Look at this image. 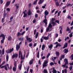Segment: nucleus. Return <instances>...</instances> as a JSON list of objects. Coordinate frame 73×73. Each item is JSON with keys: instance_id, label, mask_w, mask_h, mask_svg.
<instances>
[{"instance_id": "nucleus-1", "label": "nucleus", "mask_w": 73, "mask_h": 73, "mask_svg": "<svg viewBox=\"0 0 73 73\" xmlns=\"http://www.w3.org/2000/svg\"><path fill=\"white\" fill-rule=\"evenodd\" d=\"M25 54L23 55V53L21 52V51H19V58H20L21 57V60H25Z\"/></svg>"}, {"instance_id": "nucleus-2", "label": "nucleus", "mask_w": 73, "mask_h": 73, "mask_svg": "<svg viewBox=\"0 0 73 73\" xmlns=\"http://www.w3.org/2000/svg\"><path fill=\"white\" fill-rule=\"evenodd\" d=\"M64 61L65 62V64L64 65H62V66H63V67H65V66L66 65H69V63H68V60L66 58L65 59H64Z\"/></svg>"}, {"instance_id": "nucleus-3", "label": "nucleus", "mask_w": 73, "mask_h": 73, "mask_svg": "<svg viewBox=\"0 0 73 73\" xmlns=\"http://www.w3.org/2000/svg\"><path fill=\"white\" fill-rule=\"evenodd\" d=\"M46 16L45 15L44 17L45 18V19L43 20V22L44 23H45V25L46 27L47 26V19H46Z\"/></svg>"}, {"instance_id": "nucleus-4", "label": "nucleus", "mask_w": 73, "mask_h": 73, "mask_svg": "<svg viewBox=\"0 0 73 73\" xmlns=\"http://www.w3.org/2000/svg\"><path fill=\"white\" fill-rule=\"evenodd\" d=\"M52 28V24H51V23H49L47 28H46V32H48L49 31V28Z\"/></svg>"}, {"instance_id": "nucleus-5", "label": "nucleus", "mask_w": 73, "mask_h": 73, "mask_svg": "<svg viewBox=\"0 0 73 73\" xmlns=\"http://www.w3.org/2000/svg\"><path fill=\"white\" fill-rule=\"evenodd\" d=\"M13 50V48H12L11 49H8L7 50L6 53H10Z\"/></svg>"}, {"instance_id": "nucleus-6", "label": "nucleus", "mask_w": 73, "mask_h": 73, "mask_svg": "<svg viewBox=\"0 0 73 73\" xmlns=\"http://www.w3.org/2000/svg\"><path fill=\"white\" fill-rule=\"evenodd\" d=\"M26 40L27 41H29V42H31L32 41V39L31 38H28V36L26 37Z\"/></svg>"}, {"instance_id": "nucleus-7", "label": "nucleus", "mask_w": 73, "mask_h": 73, "mask_svg": "<svg viewBox=\"0 0 73 73\" xmlns=\"http://www.w3.org/2000/svg\"><path fill=\"white\" fill-rule=\"evenodd\" d=\"M42 38H43V39L44 40H49V37L47 36H42Z\"/></svg>"}, {"instance_id": "nucleus-8", "label": "nucleus", "mask_w": 73, "mask_h": 73, "mask_svg": "<svg viewBox=\"0 0 73 73\" xmlns=\"http://www.w3.org/2000/svg\"><path fill=\"white\" fill-rule=\"evenodd\" d=\"M15 53H14L13 55L12 56V58H15H15H17V57H18V54H17L15 53Z\"/></svg>"}, {"instance_id": "nucleus-9", "label": "nucleus", "mask_w": 73, "mask_h": 73, "mask_svg": "<svg viewBox=\"0 0 73 73\" xmlns=\"http://www.w3.org/2000/svg\"><path fill=\"white\" fill-rule=\"evenodd\" d=\"M10 4H11V1H7L6 4V7H8L10 5Z\"/></svg>"}, {"instance_id": "nucleus-10", "label": "nucleus", "mask_w": 73, "mask_h": 73, "mask_svg": "<svg viewBox=\"0 0 73 73\" xmlns=\"http://www.w3.org/2000/svg\"><path fill=\"white\" fill-rule=\"evenodd\" d=\"M53 45L52 44H51L49 46H48V48L50 49V50H51L52 48H53Z\"/></svg>"}, {"instance_id": "nucleus-11", "label": "nucleus", "mask_w": 73, "mask_h": 73, "mask_svg": "<svg viewBox=\"0 0 73 73\" xmlns=\"http://www.w3.org/2000/svg\"><path fill=\"white\" fill-rule=\"evenodd\" d=\"M20 48V46L19 45H18V44H17L16 46V49L17 51H18L19 50V48Z\"/></svg>"}, {"instance_id": "nucleus-12", "label": "nucleus", "mask_w": 73, "mask_h": 73, "mask_svg": "<svg viewBox=\"0 0 73 73\" xmlns=\"http://www.w3.org/2000/svg\"><path fill=\"white\" fill-rule=\"evenodd\" d=\"M26 11H27V10H25V11L23 12V13L24 14L23 17H25L27 16V14L25 13Z\"/></svg>"}, {"instance_id": "nucleus-13", "label": "nucleus", "mask_w": 73, "mask_h": 73, "mask_svg": "<svg viewBox=\"0 0 73 73\" xmlns=\"http://www.w3.org/2000/svg\"><path fill=\"white\" fill-rule=\"evenodd\" d=\"M5 36H6L4 35V34H1L0 35V37H2V38H5Z\"/></svg>"}, {"instance_id": "nucleus-14", "label": "nucleus", "mask_w": 73, "mask_h": 73, "mask_svg": "<svg viewBox=\"0 0 73 73\" xmlns=\"http://www.w3.org/2000/svg\"><path fill=\"white\" fill-rule=\"evenodd\" d=\"M63 52L64 53H66V54L68 52V49H66V48H65L64 50H63Z\"/></svg>"}, {"instance_id": "nucleus-15", "label": "nucleus", "mask_w": 73, "mask_h": 73, "mask_svg": "<svg viewBox=\"0 0 73 73\" xmlns=\"http://www.w3.org/2000/svg\"><path fill=\"white\" fill-rule=\"evenodd\" d=\"M44 1V0H40V1L38 2V4L39 5L42 4V3Z\"/></svg>"}, {"instance_id": "nucleus-16", "label": "nucleus", "mask_w": 73, "mask_h": 73, "mask_svg": "<svg viewBox=\"0 0 73 73\" xmlns=\"http://www.w3.org/2000/svg\"><path fill=\"white\" fill-rule=\"evenodd\" d=\"M65 58V55H62L60 56V60L61 61L62 60V58Z\"/></svg>"}, {"instance_id": "nucleus-17", "label": "nucleus", "mask_w": 73, "mask_h": 73, "mask_svg": "<svg viewBox=\"0 0 73 73\" xmlns=\"http://www.w3.org/2000/svg\"><path fill=\"white\" fill-rule=\"evenodd\" d=\"M51 23L52 24V26L54 27L56 25V23L54 21H52Z\"/></svg>"}, {"instance_id": "nucleus-18", "label": "nucleus", "mask_w": 73, "mask_h": 73, "mask_svg": "<svg viewBox=\"0 0 73 73\" xmlns=\"http://www.w3.org/2000/svg\"><path fill=\"white\" fill-rule=\"evenodd\" d=\"M32 14V13L31 11V10H29L28 11V16H29L30 15H31Z\"/></svg>"}, {"instance_id": "nucleus-19", "label": "nucleus", "mask_w": 73, "mask_h": 73, "mask_svg": "<svg viewBox=\"0 0 73 73\" xmlns=\"http://www.w3.org/2000/svg\"><path fill=\"white\" fill-rule=\"evenodd\" d=\"M49 14V12L47 11V10H46L44 12V15L46 16H47Z\"/></svg>"}, {"instance_id": "nucleus-20", "label": "nucleus", "mask_w": 73, "mask_h": 73, "mask_svg": "<svg viewBox=\"0 0 73 73\" xmlns=\"http://www.w3.org/2000/svg\"><path fill=\"white\" fill-rule=\"evenodd\" d=\"M6 62H7L8 61V60H9V56L8 55H7L6 56Z\"/></svg>"}, {"instance_id": "nucleus-21", "label": "nucleus", "mask_w": 73, "mask_h": 73, "mask_svg": "<svg viewBox=\"0 0 73 73\" xmlns=\"http://www.w3.org/2000/svg\"><path fill=\"white\" fill-rule=\"evenodd\" d=\"M55 54L56 56H60V52H56Z\"/></svg>"}, {"instance_id": "nucleus-22", "label": "nucleus", "mask_w": 73, "mask_h": 73, "mask_svg": "<svg viewBox=\"0 0 73 73\" xmlns=\"http://www.w3.org/2000/svg\"><path fill=\"white\" fill-rule=\"evenodd\" d=\"M55 5H56V7H58L60 5V4H59V2L58 1H57L55 2Z\"/></svg>"}, {"instance_id": "nucleus-23", "label": "nucleus", "mask_w": 73, "mask_h": 73, "mask_svg": "<svg viewBox=\"0 0 73 73\" xmlns=\"http://www.w3.org/2000/svg\"><path fill=\"white\" fill-rule=\"evenodd\" d=\"M64 72H65V73H67V70L66 69H64V70H62V73H64Z\"/></svg>"}, {"instance_id": "nucleus-24", "label": "nucleus", "mask_w": 73, "mask_h": 73, "mask_svg": "<svg viewBox=\"0 0 73 73\" xmlns=\"http://www.w3.org/2000/svg\"><path fill=\"white\" fill-rule=\"evenodd\" d=\"M58 46H61V44H60L59 43H58L57 44L55 48H57Z\"/></svg>"}, {"instance_id": "nucleus-25", "label": "nucleus", "mask_w": 73, "mask_h": 73, "mask_svg": "<svg viewBox=\"0 0 73 73\" xmlns=\"http://www.w3.org/2000/svg\"><path fill=\"white\" fill-rule=\"evenodd\" d=\"M5 38H2V39L1 40V43H4V40H5Z\"/></svg>"}, {"instance_id": "nucleus-26", "label": "nucleus", "mask_w": 73, "mask_h": 73, "mask_svg": "<svg viewBox=\"0 0 73 73\" xmlns=\"http://www.w3.org/2000/svg\"><path fill=\"white\" fill-rule=\"evenodd\" d=\"M13 70L14 72H16V67H13Z\"/></svg>"}, {"instance_id": "nucleus-27", "label": "nucleus", "mask_w": 73, "mask_h": 73, "mask_svg": "<svg viewBox=\"0 0 73 73\" xmlns=\"http://www.w3.org/2000/svg\"><path fill=\"white\" fill-rule=\"evenodd\" d=\"M45 48V45H43L42 46V50H44V48Z\"/></svg>"}, {"instance_id": "nucleus-28", "label": "nucleus", "mask_w": 73, "mask_h": 73, "mask_svg": "<svg viewBox=\"0 0 73 73\" xmlns=\"http://www.w3.org/2000/svg\"><path fill=\"white\" fill-rule=\"evenodd\" d=\"M24 37H22V38H21V37L19 38V41H24Z\"/></svg>"}, {"instance_id": "nucleus-29", "label": "nucleus", "mask_w": 73, "mask_h": 73, "mask_svg": "<svg viewBox=\"0 0 73 73\" xmlns=\"http://www.w3.org/2000/svg\"><path fill=\"white\" fill-rule=\"evenodd\" d=\"M44 28H43V27H42L40 29V33H42V32L44 31Z\"/></svg>"}, {"instance_id": "nucleus-30", "label": "nucleus", "mask_w": 73, "mask_h": 73, "mask_svg": "<svg viewBox=\"0 0 73 73\" xmlns=\"http://www.w3.org/2000/svg\"><path fill=\"white\" fill-rule=\"evenodd\" d=\"M38 32H37L35 35V38H37L38 37Z\"/></svg>"}, {"instance_id": "nucleus-31", "label": "nucleus", "mask_w": 73, "mask_h": 73, "mask_svg": "<svg viewBox=\"0 0 73 73\" xmlns=\"http://www.w3.org/2000/svg\"><path fill=\"white\" fill-rule=\"evenodd\" d=\"M4 53H5V50H4V49H3L2 51V54L4 55Z\"/></svg>"}, {"instance_id": "nucleus-32", "label": "nucleus", "mask_w": 73, "mask_h": 73, "mask_svg": "<svg viewBox=\"0 0 73 73\" xmlns=\"http://www.w3.org/2000/svg\"><path fill=\"white\" fill-rule=\"evenodd\" d=\"M21 35V33H20L19 32H18L17 35V37H19V36Z\"/></svg>"}, {"instance_id": "nucleus-33", "label": "nucleus", "mask_w": 73, "mask_h": 73, "mask_svg": "<svg viewBox=\"0 0 73 73\" xmlns=\"http://www.w3.org/2000/svg\"><path fill=\"white\" fill-rule=\"evenodd\" d=\"M40 53L38 51L37 53V57L38 58H39L40 57V55H39Z\"/></svg>"}, {"instance_id": "nucleus-34", "label": "nucleus", "mask_w": 73, "mask_h": 73, "mask_svg": "<svg viewBox=\"0 0 73 73\" xmlns=\"http://www.w3.org/2000/svg\"><path fill=\"white\" fill-rule=\"evenodd\" d=\"M22 67V64H20V66H19L18 68L21 70V67Z\"/></svg>"}, {"instance_id": "nucleus-35", "label": "nucleus", "mask_w": 73, "mask_h": 73, "mask_svg": "<svg viewBox=\"0 0 73 73\" xmlns=\"http://www.w3.org/2000/svg\"><path fill=\"white\" fill-rule=\"evenodd\" d=\"M47 66V64H45L44 63V64L42 66V68L44 69V67H46V66Z\"/></svg>"}, {"instance_id": "nucleus-36", "label": "nucleus", "mask_w": 73, "mask_h": 73, "mask_svg": "<svg viewBox=\"0 0 73 73\" xmlns=\"http://www.w3.org/2000/svg\"><path fill=\"white\" fill-rule=\"evenodd\" d=\"M43 72L44 73H48V71L47 70L45 69L44 70V71H43Z\"/></svg>"}, {"instance_id": "nucleus-37", "label": "nucleus", "mask_w": 73, "mask_h": 73, "mask_svg": "<svg viewBox=\"0 0 73 73\" xmlns=\"http://www.w3.org/2000/svg\"><path fill=\"white\" fill-rule=\"evenodd\" d=\"M55 23H56L58 24H60V21H58V20H56L55 21Z\"/></svg>"}, {"instance_id": "nucleus-38", "label": "nucleus", "mask_w": 73, "mask_h": 73, "mask_svg": "<svg viewBox=\"0 0 73 73\" xmlns=\"http://www.w3.org/2000/svg\"><path fill=\"white\" fill-rule=\"evenodd\" d=\"M14 67H17V63L15 61L14 62Z\"/></svg>"}, {"instance_id": "nucleus-39", "label": "nucleus", "mask_w": 73, "mask_h": 73, "mask_svg": "<svg viewBox=\"0 0 73 73\" xmlns=\"http://www.w3.org/2000/svg\"><path fill=\"white\" fill-rule=\"evenodd\" d=\"M12 39V37L11 36H9L8 38V40H11Z\"/></svg>"}, {"instance_id": "nucleus-40", "label": "nucleus", "mask_w": 73, "mask_h": 73, "mask_svg": "<svg viewBox=\"0 0 73 73\" xmlns=\"http://www.w3.org/2000/svg\"><path fill=\"white\" fill-rule=\"evenodd\" d=\"M37 32V30L36 29L34 30V35H36V32Z\"/></svg>"}, {"instance_id": "nucleus-41", "label": "nucleus", "mask_w": 73, "mask_h": 73, "mask_svg": "<svg viewBox=\"0 0 73 73\" xmlns=\"http://www.w3.org/2000/svg\"><path fill=\"white\" fill-rule=\"evenodd\" d=\"M48 60H47L46 61H45V60H44V64H48Z\"/></svg>"}, {"instance_id": "nucleus-42", "label": "nucleus", "mask_w": 73, "mask_h": 73, "mask_svg": "<svg viewBox=\"0 0 73 73\" xmlns=\"http://www.w3.org/2000/svg\"><path fill=\"white\" fill-rule=\"evenodd\" d=\"M12 69V65H10V67H9V69H8L9 70L10 69H11V70Z\"/></svg>"}, {"instance_id": "nucleus-43", "label": "nucleus", "mask_w": 73, "mask_h": 73, "mask_svg": "<svg viewBox=\"0 0 73 73\" xmlns=\"http://www.w3.org/2000/svg\"><path fill=\"white\" fill-rule=\"evenodd\" d=\"M37 0H36L35 1L34 3L33 4L34 5H36V4H37Z\"/></svg>"}, {"instance_id": "nucleus-44", "label": "nucleus", "mask_w": 73, "mask_h": 73, "mask_svg": "<svg viewBox=\"0 0 73 73\" xmlns=\"http://www.w3.org/2000/svg\"><path fill=\"white\" fill-rule=\"evenodd\" d=\"M73 33H70V34L69 35L70 37H72L73 36V34H72Z\"/></svg>"}, {"instance_id": "nucleus-45", "label": "nucleus", "mask_w": 73, "mask_h": 73, "mask_svg": "<svg viewBox=\"0 0 73 73\" xmlns=\"http://www.w3.org/2000/svg\"><path fill=\"white\" fill-rule=\"evenodd\" d=\"M70 31V29L69 27H67L66 29V31Z\"/></svg>"}, {"instance_id": "nucleus-46", "label": "nucleus", "mask_w": 73, "mask_h": 73, "mask_svg": "<svg viewBox=\"0 0 73 73\" xmlns=\"http://www.w3.org/2000/svg\"><path fill=\"white\" fill-rule=\"evenodd\" d=\"M73 68V67L72 66H70V67H69V69L71 71H72V69Z\"/></svg>"}, {"instance_id": "nucleus-47", "label": "nucleus", "mask_w": 73, "mask_h": 73, "mask_svg": "<svg viewBox=\"0 0 73 73\" xmlns=\"http://www.w3.org/2000/svg\"><path fill=\"white\" fill-rule=\"evenodd\" d=\"M50 55V53H48V54L46 56V58H49V56Z\"/></svg>"}, {"instance_id": "nucleus-48", "label": "nucleus", "mask_w": 73, "mask_h": 73, "mask_svg": "<svg viewBox=\"0 0 73 73\" xmlns=\"http://www.w3.org/2000/svg\"><path fill=\"white\" fill-rule=\"evenodd\" d=\"M60 13H61V11H59V12L58 13L57 17H58L60 15Z\"/></svg>"}, {"instance_id": "nucleus-49", "label": "nucleus", "mask_w": 73, "mask_h": 73, "mask_svg": "<svg viewBox=\"0 0 73 73\" xmlns=\"http://www.w3.org/2000/svg\"><path fill=\"white\" fill-rule=\"evenodd\" d=\"M29 64L30 65H32L33 64V62L32 61L30 60L29 62Z\"/></svg>"}, {"instance_id": "nucleus-50", "label": "nucleus", "mask_w": 73, "mask_h": 73, "mask_svg": "<svg viewBox=\"0 0 73 73\" xmlns=\"http://www.w3.org/2000/svg\"><path fill=\"white\" fill-rule=\"evenodd\" d=\"M69 64L70 65V66H73V62L72 63H69Z\"/></svg>"}, {"instance_id": "nucleus-51", "label": "nucleus", "mask_w": 73, "mask_h": 73, "mask_svg": "<svg viewBox=\"0 0 73 73\" xmlns=\"http://www.w3.org/2000/svg\"><path fill=\"white\" fill-rule=\"evenodd\" d=\"M1 22L2 23H4V22H5V21H4V18H3L2 19Z\"/></svg>"}, {"instance_id": "nucleus-52", "label": "nucleus", "mask_w": 73, "mask_h": 73, "mask_svg": "<svg viewBox=\"0 0 73 73\" xmlns=\"http://www.w3.org/2000/svg\"><path fill=\"white\" fill-rule=\"evenodd\" d=\"M46 5L45 4L44 6H43L42 7V8L43 9H44V8H45V7H46Z\"/></svg>"}, {"instance_id": "nucleus-53", "label": "nucleus", "mask_w": 73, "mask_h": 73, "mask_svg": "<svg viewBox=\"0 0 73 73\" xmlns=\"http://www.w3.org/2000/svg\"><path fill=\"white\" fill-rule=\"evenodd\" d=\"M5 70H8V68H7V66H6V65H5Z\"/></svg>"}, {"instance_id": "nucleus-54", "label": "nucleus", "mask_w": 73, "mask_h": 73, "mask_svg": "<svg viewBox=\"0 0 73 73\" xmlns=\"http://www.w3.org/2000/svg\"><path fill=\"white\" fill-rule=\"evenodd\" d=\"M64 46H65L66 48L68 47V43L66 42L65 43V45H64Z\"/></svg>"}, {"instance_id": "nucleus-55", "label": "nucleus", "mask_w": 73, "mask_h": 73, "mask_svg": "<svg viewBox=\"0 0 73 73\" xmlns=\"http://www.w3.org/2000/svg\"><path fill=\"white\" fill-rule=\"evenodd\" d=\"M48 36H49L50 37H52V34H51V33L48 34V35L47 36L48 37Z\"/></svg>"}, {"instance_id": "nucleus-56", "label": "nucleus", "mask_w": 73, "mask_h": 73, "mask_svg": "<svg viewBox=\"0 0 73 73\" xmlns=\"http://www.w3.org/2000/svg\"><path fill=\"white\" fill-rule=\"evenodd\" d=\"M71 60H73V54L71 55Z\"/></svg>"}, {"instance_id": "nucleus-57", "label": "nucleus", "mask_w": 73, "mask_h": 73, "mask_svg": "<svg viewBox=\"0 0 73 73\" xmlns=\"http://www.w3.org/2000/svg\"><path fill=\"white\" fill-rule=\"evenodd\" d=\"M50 65H51V66H53V65H54V64H53V62H51L50 63Z\"/></svg>"}, {"instance_id": "nucleus-58", "label": "nucleus", "mask_w": 73, "mask_h": 73, "mask_svg": "<svg viewBox=\"0 0 73 73\" xmlns=\"http://www.w3.org/2000/svg\"><path fill=\"white\" fill-rule=\"evenodd\" d=\"M17 4H16L15 5L16 6V9H17L19 8V6H17Z\"/></svg>"}, {"instance_id": "nucleus-59", "label": "nucleus", "mask_w": 73, "mask_h": 73, "mask_svg": "<svg viewBox=\"0 0 73 73\" xmlns=\"http://www.w3.org/2000/svg\"><path fill=\"white\" fill-rule=\"evenodd\" d=\"M25 33V31H23L21 33V35H24V33Z\"/></svg>"}, {"instance_id": "nucleus-60", "label": "nucleus", "mask_w": 73, "mask_h": 73, "mask_svg": "<svg viewBox=\"0 0 73 73\" xmlns=\"http://www.w3.org/2000/svg\"><path fill=\"white\" fill-rule=\"evenodd\" d=\"M29 46L30 47H31L32 46V43H29Z\"/></svg>"}, {"instance_id": "nucleus-61", "label": "nucleus", "mask_w": 73, "mask_h": 73, "mask_svg": "<svg viewBox=\"0 0 73 73\" xmlns=\"http://www.w3.org/2000/svg\"><path fill=\"white\" fill-rule=\"evenodd\" d=\"M55 10H56V9H53L52 11H51V13H53L54 12V11H55Z\"/></svg>"}, {"instance_id": "nucleus-62", "label": "nucleus", "mask_w": 73, "mask_h": 73, "mask_svg": "<svg viewBox=\"0 0 73 73\" xmlns=\"http://www.w3.org/2000/svg\"><path fill=\"white\" fill-rule=\"evenodd\" d=\"M56 20V19H55V18H52V21H54V20Z\"/></svg>"}, {"instance_id": "nucleus-63", "label": "nucleus", "mask_w": 73, "mask_h": 73, "mask_svg": "<svg viewBox=\"0 0 73 73\" xmlns=\"http://www.w3.org/2000/svg\"><path fill=\"white\" fill-rule=\"evenodd\" d=\"M6 10L7 11H9H9H10V9H9V8H7L6 9Z\"/></svg>"}, {"instance_id": "nucleus-64", "label": "nucleus", "mask_w": 73, "mask_h": 73, "mask_svg": "<svg viewBox=\"0 0 73 73\" xmlns=\"http://www.w3.org/2000/svg\"><path fill=\"white\" fill-rule=\"evenodd\" d=\"M53 73H57V71H56V70H54V71H53Z\"/></svg>"}]
</instances>
